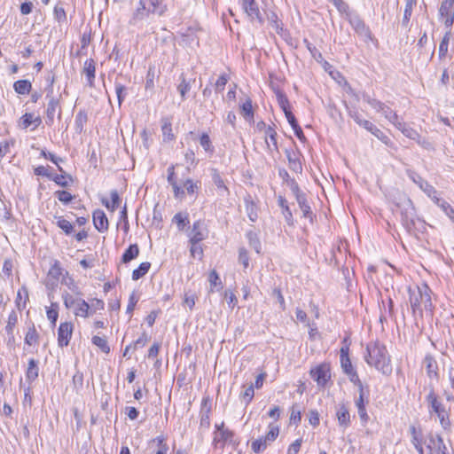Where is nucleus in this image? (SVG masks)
I'll return each instance as SVG.
<instances>
[{
	"instance_id": "nucleus-15",
	"label": "nucleus",
	"mask_w": 454,
	"mask_h": 454,
	"mask_svg": "<svg viewBox=\"0 0 454 454\" xmlns=\"http://www.w3.org/2000/svg\"><path fill=\"white\" fill-rule=\"evenodd\" d=\"M93 223L95 228L99 232H104L108 230V220L105 212L101 209H97L93 212Z\"/></svg>"
},
{
	"instance_id": "nucleus-57",
	"label": "nucleus",
	"mask_w": 454,
	"mask_h": 454,
	"mask_svg": "<svg viewBox=\"0 0 454 454\" xmlns=\"http://www.w3.org/2000/svg\"><path fill=\"white\" fill-rule=\"evenodd\" d=\"M277 98L280 108L283 110L285 114L286 111H291L288 98L282 91L277 92Z\"/></svg>"
},
{
	"instance_id": "nucleus-18",
	"label": "nucleus",
	"mask_w": 454,
	"mask_h": 454,
	"mask_svg": "<svg viewBox=\"0 0 454 454\" xmlns=\"http://www.w3.org/2000/svg\"><path fill=\"white\" fill-rule=\"evenodd\" d=\"M427 376L430 379H438V364L435 359L431 355H427L423 360Z\"/></svg>"
},
{
	"instance_id": "nucleus-35",
	"label": "nucleus",
	"mask_w": 454,
	"mask_h": 454,
	"mask_svg": "<svg viewBox=\"0 0 454 454\" xmlns=\"http://www.w3.org/2000/svg\"><path fill=\"white\" fill-rule=\"evenodd\" d=\"M172 222L176 224L179 231H184L190 223L188 214L179 212L174 215Z\"/></svg>"
},
{
	"instance_id": "nucleus-17",
	"label": "nucleus",
	"mask_w": 454,
	"mask_h": 454,
	"mask_svg": "<svg viewBox=\"0 0 454 454\" xmlns=\"http://www.w3.org/2000/svg\"><path fill=\"white\" fill-rule=\"evenodd\" d=\"M211 406L208 398H203L200 409V422L201 428L207 429L210 427V414Z\"/></svg>"
},
{
	"instance_id": "nucleus-11",
	"label": "nucleus",
	"mask_w": 454,
	"mask_h": 454,
	"mask_svg": "<svg viewBox=\"0 0 454 454\" xmlns=\"http://www.w3.org/2000/svg\"><path fill=\"white\" fill-rule=\"evenodd\" d=\"M74 325L70 322H64L58 329V344L59 347H67L69 344L73 334Z\"/></svg>"
},
{
	"instance_id": "nucleus-60",
	"label": "nucleus",
	"mask_w": 454,
	"mask_h": 454,
	"mask_svg": "<svg viewBox=\"0 0 454 454\" xmlns=\"http://www.w3.org/2000/svg\"><path fill=\"white\" fill-rule=\"evenodd\" d=\"M269 428V432L263 437L267 442H274L279 434V428L278 426L272 424H270Z\"/></svg>"
},
{
	"instance_id": "nucleus-26",
	"label": "nucleus",
	"mask_w": 454,
	"mask_h": 454,
	"mask_svg": "<svg viewBox=\"0 0 454 454\" xmlns=\"http://www.w3.org/2000/svg\"><path fill=\"white\" fill-rule=\"evenodd\" d=\"M340 364L343 372L348 377L349 380H358V374L354 369L349 357L340 359Z\"/></svg>"
},
{
	"instance_id": "nucleus-5",
	"label": "nucleus",
	"mask_w": 454,
	"mask_h": 454,
	"mask_svg": "<svg viewBox=\"0 0 454 454\" xmlns=\"http://www.w3.org/2000/svg\"><path fill=\"white\" fill-rule=\"evenodd\" d=\"M347 20L359 36L364 39L372 38L370 28L365 25L364 20L357 13L354 12L352 13H348Z\"/></svg>"
},
{
	"instance_id": "nucleus-10",
	"label": "nucleus",
	"mask_w": 454,
	"mask_h": 454,
	"mask_svg": "<svg viewBox=\"0 0 454 454\" xmlns=\"http://www.w3.org/2000/svg\"><path fill=\"white\" fill-rule=\"evenodd\" d=\"M208 235V231L205 223L201 220L193 223L192 231L189 234V242L200 243L206 239Z\"/></svg>"
},
{
	"instance_id": "nucleus-51",
	"label": "nucleus",
	"mask_w": 454,
	"mask_h": 454,
	"mask_svg": "<svg viewBox=\"0 0 454 454\" xmlns=\"http://www.w3.org/2000/svg\"><path fill=\"white\" fill-rule=\"evenodd\" d=\"M156 77V71L154 67H149L146 80H145V90H153L154 88V79Z\"/></svg>"
},
{
	"instance_id": "nucleus-41",
	"label": "nucleus",
	"mask_w": 454,
	"mask_h": 454,
	"mask_svg": "<svg viewBox=\"0 0 454 454\" xmlns=\"http://www.w3.org/2000/svg\"><path fill=\"white\" fill-rule=\"evenodd\" d=\"M380 113H381L385 116V118L387 119L393 125H395V127L401 121L397 114L387 105L383 106Z\"/></svg>"
},
{
	"instance_id": "nucleus-36",
	"label": "nucleus",
	"mask_w": 454,
	"mask_h": 454,
	"mask_svg": "<svg viewBox=\"0 0 454 454\" xmlns=\"http://www.w3.org/2000/svg\"><path fill=\"white\" fill-rule=\"evenodd\" d=\"M110 196L112 200L111 203L106 200H103L102 203L106 207L107 209L114 212L119 207L121 199L116 190L111 191Z\"/></svg>"
},
{
	"instance_id": "nucleus-55",
	"label": "nucleus",
	"mask_w": 454,
	"mask_h": 454,
	"mask_svg": "<svg viewBox=\"0 0 454 454\" xmlns=\"http://www.w3.org/2000/svg\"><path fill=\"white\" fill-rule=\"evenodd\" d=\"M301 420V409L298 404H294L291 408L290 422L298 425Z\"/></svg>"
},
{
	"instance_id": "nucleus-23",
	"label": "nucleus",
	"mask_w": 454,
	"mask_h": 454,
	"mask_svg": "<svg viewBox=\"0 0 454 454\" xmlns=\"http://www.w3.org/2000/svg\"><path fill=\"white\" fill-rule=\"evenodd\" d=\"M278 205L282 209V214L284 218L288 225H294V217L293 213L288 206V202L285 197L279 195L278 197Z\"/></svg>"
},
{
	"instance_id": "nucleus-31",
	"label": "nucleus",
	"mask_w": 454,
	"mask_h": 454,
	"mask_svg": "<svg viewBox=\"0 0 454 454\" xmlns=\"http://www.w3.org/2000/svg\"><path fill=\"white\" fill-rule=\"evenodd\" d=\"M13 89L18 94L27 95L31 91L32 84L28 80H19L14 82Z\"/></svg>"
},
{
	"instance_id": "nucleus-43",
	"label": "nucleus",
	"mask_w": 454,
	"mask_h": 454,
	"mask_svg": "<svg viewBox=\"0 0 454 454\" xmlns=\"http://www.w3.org/2000/svg\"><path fill=\"white\" fill-rule=\"evenodd\" d=\"M243 387L244 391L240 393V398L246 405H248L254 398V387L253 384H250L249 386H243Z\"/></svg>"
},
{
	"instance_id": "nucleus-38",
	"label": "nucleus",
	"mask_w": 454,
	"mask_h": 454,
	"mask_svg": "<svg viewBox=\"0 0 454 454\" xmlns=\"http://www.w3.org/2000/svg\"><path fill=\"white\" fill-rule=\"evenodd\" d=\"M59 304L57 302H51L50 307L46 308L47 318L51 323L52 326L56 325V322L59 317Z\"/></svg>"
},
{
	"instance_id": "nucleus-52",
	"label": "nucleus",
	"mask_w": 454,
	"mask_h": 454,
	"mask_svg": "<svg viewBox=\"0 0 454 454\" xmlns=\"http://www.w3.org/2000/svg\"><path fill=\"white\" fill-rule=\"evenodd\" d=\"M91 342L105 353H108L110 351V348L107 344V341L103 337L93 336L91 339Z\"/></svg>"
},
{
	"instance_id": "nucleus-45",
	"label": "nucleus",
	"mask_w": 454,
	"mask_h": 454,
	"mask_svg": "<svg viewBox=\"0 0 454 454\" xmlns=\"http://www.w3.org/2000/svg\"><path fill=\"white\" fill-rule=\"evenodd\" d=\"M247 238L248 239L250 247L257 253H261V242L256 233L254 231H248L247 233Z\"/></svg>"
},
{
	"instance_id": "nucleus-2",
	"label": "nucleus",
	"mask_w": 454,
	"mask_h": 454,
	"mask_svg": "<svg viewBox=\"0 0 454 454\" xmlns=\"http://www.w3.org/2000/svg\"><path fill=\"white\" fill-rule=\"evenodd\" d=\"M409 294L413 313L419 312L421 314L423 310L432 311L431 290L427 285L417 286L415 289L409 288Z\"/></svg>"
},
{
	"instance_id": "nucleus-42",
	"label": "nucleus",
	"mask_w": 454,
	"mask_h": 454,
	"mask_svg": "<svg viewBox=\"0 0 454 454\" xmlns=\"http://www.w3.org/2000/svg\"><path fill=\"white\" fill-rule=\"evenodd\" d=\"M411 435V443L414 447H418L419 444H423V434L420 429H417L415 426H411L409 428Z\"/></svg>"
},
{
	"instance_id": "nucleus-49",
	"label": "nucleus",
	"mask_w": 454,
	"mask_h": 454,
	"mask_svg": "<svg viewBox=\"0 0 454 454\" xmlns=\"http://www.w3.org/2000/svg\"><path fill=\"white\" fill-rule=\"evenodd\" d=\"M208 281L210 283L209 292L213 293L215 287H222V281L216 270H213L210 271L208 276Z\"/></svg>"
},
{
	"instance_id": "nucleus-21",
	"label": "nucleus",
	"mask_w": 454,
	"mask_h": 454,
	"mask_svg": "<svg viewBox=\"0 0 454 454\" xmlns=\"http://www.w3.org/2000/svg\"><path fill=\"white\" fill-rule=\"evenodd\" d=\"M82 74H85L87 84L92 88L94 87V80L96 74V63L92 59H89L84 62Z\"/></svg>"
},
{
	"instance_id": "nucleus-39",
	"label": "nucleus",
	"mask_w": 454,
	"mask_h": 454,
	"mask_svg": "<svg viewBox=\"0 0 454 454\" xmlns=\"http://www.w3.org/2000/svg\"><path fill=\"white\" fill-rule=\"evenodd\" d=\"M39 341V334L34 325H32L28 328L26 336H25V343L27 345L32 346L37 344Z\"/></svg>"
},
{
	"instance_id": "nucleus-37",
	"label": "nucleus",
	"mask_w": 454,
	"mask_h": 454,
	"mask_svg": "<svg viewBox=\"0 0 454 454\" xmlns=\"http://www.w3.org/2000/svg\"><path fill=\"white\" fill-rule=\"evenodd\" d=\"M416 4H417V0H405L404 12H403V20H402L403 26H404V27L408 26L411 17V14H412L413 6H415Z\"/></svg>"
},
{
	"instance_id": "nucleus-46",
	"label": "nucleus",
	"mask_w": 454,
	"mask_h": 454,
	"mask_svg": "<svg viewBox=\"0 0 454 454\" xmlns=\"http://www.w3.org/2000/svg\"><path fill=\"white\" fill-rule=\"evenodd\" d=\"M62 275V268L59 261H55L48 271V278L58 281Z\"/></svg>"
},
{
	"instance_id": "nucleus-47",
	"label": "nucleus",
	"mask_w": 454,
	"mask_h": 454,
	"mask_svg": "<svg viewBox=\"0 0 454 454\" xmlns=\"http://www.w3.org/2000/svg\"><path fill=\"white\" fill-rule=\"evenodd\" d=\"M28 300V291L25 286H22L17 294L16 303L19 308L22 307V309L26 308L27 301Z\"/></svg>"
},
{
	"instance_id": "nucleus-6",
	"label": "nucleus",
	"mask_w": 454,
	"mask_h": 454,
	"mask_svg": "<svg viewBox=\"0 0 454 454\" xmlns=\"http://www.w3.org/2000/svg\"><path fill=\"white\" fill-rule=\"evenodd\" d=\"M309 374L318 387H324L331 379L330 365L328 364H321L311 369Z\"/></svg>"
},
{
	"instance_id": "nucleus-9",
	"label": "nucleus",
	"mask_w": 454,
	"mask_h": 454,
	"mask_svg": "<svg viewBox=\"0 0 454 454\" xmlns=\"http://www.w3.org/2000/svg\"><path fill=\"white\" fill-rule=\"evenodd\" d=\"M47 98H49V102L47 104L46 108V117H45V123L48 126H51L54 123L55 114L58 113V117L60 119L61 117V108L59 106V99L50 96L47 94Z\"/></svg>"
},
{
	"instance_id": "nucleus-25",
	"label": "nucleus",
	"mask_w": 454,
	"mask_h": 454,
	"mask_svg": "<svg viewBox=\"0 0 454 454\" xmlns=\"http://www.w3.org/2000/svg\"><path fill=\"white\" fill-rule=\"evenodd\" d=\"M296 201L299 205V207L301 208V210L302 212V216L304 218L309 219V221L312 222L314 215H313L310 206L307 200L306 194L298 196V199H296Z\"/></svg>"
},
{
	"instance_id": "nucleus-12",
	"label": "nucleus",
	"mask_w": 454,
	"mask_h": 454,
	"mask_svg": "<svg viewBox=\"0 0 454 454\" xmlns=\"http://www.w3.org/2000/svg\"><path fill=\"white\" fill-rule=\"evenodd\" d=\"M409 178L415 183L427 196L436 193V190L428 182L424 180L419 174L414 171L408 170Z\"/></svg>"
},
{
	"instance_id": "nucleus-13",
	"label": "nucleus",
	"mask_w": 454,
	"mask_h": 454,
	"mask_svg": "<svg viewBox=\"0 0 454 454\" xmlns=\"http://www.w3.org/2000/svg\"><path fill=\"white\" fill-rule=\"evenodd\" d=\"M368 403L369 396H358L355 399V405L357 409V414L363 426H365L370 420V417L366 411V406Z\"/></svg>"
},
{
	"instance_id": "nucleus-16",
	"label": "nucleus",
	"mask_w": 454,
	"mask_h": 454,
	"mask_svg": "<svg viewBox=\"0 0 454 454\" xmlns=\"http://www.w3.org/2000/svg\"><path fill=\"white\" fill-rule=\"evenodd\" d=\"M18 324V313L12 310L8 316L7 324L5 325V332L8 335V344L13 343L15 340L14 329Z\"/></svg>"
},
{
	"instance_id": "nucleus-28",
	"label": "nucleus",
	"mask_w": 454,
	"mask_h": 454,
	"mask_svg": "<svg viewBox=\"0 0 454 454\" xmlns=\"http://www.w3.org/2000/svg\"><path fill=\"white\" fill-rule=\"evenodd\" d=\"M150 12H147L146 2L140 0V7H138L133 13L129 21L131 25H137V22L143 20Z\"/></svg>"
},
{
	"instance_id": "nucleus-40",
	"label": "nucleus",
	"mask_w": 454,
	"mask_h": 454,
	"mask_svg": "<svg viewBox=\"0 0 454 454\" xmlns=\"http://www.w3.org/2000/svg\"><path fill=\"white\" fill-rule=\"evenodd\" d=\"M151 263L148 262H145L139 264V266L135 269L132 272V279L137 281L143 278L150 270Z\"/></svg>"
},
{
	"instance_id": "nucleus-53",
	"label": "nucleus",
	"mask_w": 454,
	"mask_h": 454,
	"mask_svg": "<svg viewBox=\"0 0 454 454\" xmlns=\"http://www.w3.org/2000/svg\"><path fill=\"white\" fill-rule=\"evenodd\" d=\"M363 99L368 103L373 109H375L377 112H380L383 106H385L384 103L381 101L371 98L368 94L363 95Z\"/></svg>"
},
{
	"instance_id": "nucleus-22",
	"label": "nucleus",
	"mask_w": 454,
	"mask_h": 454,
	"mask_svg": "<svg viewBox=\"0 0 454 454\" xmlns=\"http://www.w3.org/2000/svg\"><path fill=\"white\" fill-rule=\"evenodd\" d=\"M39 375L38 361L34 358L28 360L27 368L26 371V380L29 383L35 381Z\"/></svg>"
},
{
	"instance_id": "nucleus-24",
	"label": "nucleus",
	"mask_w": 454,
	"mask_h": 454,
	"mask_svg": "<svg viewBox=\"0 0 454 454\" xmlns=\"http://www.w3.org/2000/svg\"><path fill=\"white\" fill-rule=\"evenodd\" d=\"M42 122L41 117H35L33 114L27 113L20 118V126L22 129H27L31 124H35L32 130L35 129Z\"/></svg>"
},
{
	"instance_id": "nucleus-19",
	"label": "nucleus",
	"mask_w": 454,
	"mask_h": 454,
	"mask_svg": "<svg viewBox=\"0 0 454 454\" xmlns=\"http://www.w3.org/2000/svg\"><path fill=\"white\" fill-rule=\"evenodd\" d=\"M234 434L229 429L221 430V432L215 433L213 444L215 448H223L226 442H231Z\"/></svg>"
},
{
	"instance_id": "nucleus-56",
	"label": "nucleus",
	"mask_w": 454,
	"mask_h": 454,
	"mask_svg": "<svg viewBox=\"0 0 454 454\" xmlns=\"http://www.w3.org/2000/svg\"><path fill=\"white\" fill-rule=\"evenodd\" d=\"M62 284L66 285L68 289L73 292L75 294H81V290L76 284V282L71 277H67L62 279Z\"/></svg>"
},
{
	"instance_id": "nucleus-64",
	"label": "nucleus",
	"mask_w": 454,
	"mask_h": 454,
	"mask_svg": "<svg viewBox=\"0 0 454 454\" xmlns=\"http://www.w3.org/2000/svg\"><path fill=\"white\" fill-rule=\"evenodd\" d=\"M199 184L200 182H193L192 179H187L184 183V188L186 190L188 194H193L199 190Z\"/></svg>"
},
{
	"instance_id": "nucleus-7",
	"label": "nucleus",
	"mask_w": 454,
	"mask_h": 454,
	"mask_svg": "<svg viewBox=\"0 0 454 454\" xmlns=\"http://www.w3.org/2000/svg\"><path fill=\"white\" fill-rule=\"evenodd\" d=\"M241 4L242 9L252 22L256 21L260 25L264 23V19L262 18L259 6L254 0H242Z\"/></svg>"
},
{
	"instance_id": "nucleus-27",
	"label": "nucleus",
	"mask_w": 454,
	"mask_h": 454,
	"mask_svg": "<svg viewBox=\"0 0 454 454\" xmlns=\"http://www.w3.org/2000/svg\"><path fill=\"white\" fill-rule=\"evenodd\" d=\"M146 2L147 12L162 15L166 10V6L162 4V0H143Z\"/></svg>"
},
{
	"instance_id": "nucleus-44",
	"label": "nucleus",
	"mask_w": 454,
	"mask_h": 454,
	"mask_svg": "<svg viewBox=\"0 0 454 454\" xmlns=\"http://www.w3.org/2000/svg\"><path fill=\"white\" fill-rule=\"evenodd\" d=\"M56 224L67 235H70L74 231V225L63 216H56Z\"/></svg>"
},
{
	"instance_id": "nucleus-50",
	"label": "nucleus",
	"mask_w": 454,
	"mask_h": 454,
	"mask_svg": "<svg viewBox=\"0 0 454 454\" xmlns=\"http://www.w3.org/2000/svg\"><path fill=\"white\" fill-rule=\"evenodd\" d=\"M87 121H88L87 113L82 110L79 111L75 116L76 130L81 132L83 129V126L87 122Z\"/></svg>"
},
{
	"instance_id": "nucleus-20",
	"label": "nucleus",
	"mask_w": 454,
	"mask_h": 454,
	"mask_svg": "<svg viewBox=\"0 0 454 454\" xmlns=\"http://www.w3.org/2000/svg\"><path fill=\"white\" fill-rule=\"evenodd\" d=\"M265 143L268 150L272 152H278V146L277 143V132L272 126H268L265 129Z\"/></svg>"
},
{
	"instance_id": "nucleus-14",
	"label": "nucleus",
	"mask_w": 454,
	"mask_h": 454,
	"mask_svg": "<svg viewBox=\"0 0 454 454\" xmlns=\"http://www.w3.org/2000/svg\"><path fill=\"white\" fill-rule=\"evenodd\" d=\"M244 205L246 213L249 220L253 223L256 222L259 216V207L257 202L253 199V197L250 194H247L244 197Z\"/></svg>"
},
{
	"instance_id": "nucleus-33",
	"label": "nucleus",
	"mask_w": 454,
	"mask_h": 454,
	"mask_svg": "<svg viewBox=\"0 0 454 454\" xmlns=\"http://www.w3.org/2000/svg\"><path fill=\"white\" fill-rule=\"evenodd\" d=\"M267 20L270 23L271 27L278 35H282L284 31L283 23L278 20V17L275 12H269L267 13Z\"/></svg>"
},
{
	"instance_id": "nucleus-58",
	"label": "nucleus",
	"mask_w": 454,
	"mask_h": 454,
	"mask_svg": "<svg viewBox=\"0 0 454 454\" xmlns=\"http://www.w3.org/2000/svg\"><path fill=\"white\" fill-rule=\"evenodd\" d=\"M200 144L206 152L213 153L214 147L211 143V139L207 133H203L200 137Z\"/></svg>"
},
{
	"instance_id": "nucleus-1",
	"label": "nucleus",
	"mask_w": 454,
	"mask_h": 454,
	"mask_svg": "<svg viewBox=\"0 0 454 454\" xmlns=\"http://www.w3.org/2000/svg\"><path fill=\"white\" fill-rule=\"evenodd\" d=\"M364 360L369 365L374 366L383 374H389L392 372L390 356L386 346L379 341L371 342L367 345Z\"/></svg>"
},
{
	"instance_id": "nucleus-3",
	"label": "nucleus",
	"mask_w": 454,
	"mask_h": 454,
	"mask_svg": "<svg viewBox=\"0 0 454 454\" xmlns=\"http://www.w3.org/2000/svg\"><path fill=\"white\" fill-rule=\"evenodd\" d=\"M426 401L428 403V412L437 416L440 425L444 430L450 429L451 426L450 411H448L443 403L439 400L433 387L427 394Z\"/></svg>"
},
{
	"instance_id": "nucleus-29",
	"label": "nucleus",
	"mask_w": 454,
	"mask_h": 454,
	"mask_svg": "<svg viewBox=\"0 0 454 454\" xmlns=\"http://www.w3.org/2000/svg\"><path fill=\"white\" fill-rule=\"evenodd\" d=\"M90 312V304L83 299H78L77 305L74 310L76 317H88Z\"/></svg>"
},
{
	"instance_id": "nucleus-34",
	"label": "nucleus",
	"mask_w": 454,
	"mask_h": 454,
	"mask_svg": "<svg viewBox=\"0 0 454 454\" xmlns=\"http://www.w3.org/2000/svg\"><path fill=\"white\" fill-rule=\"evenodd\" d=\"M212 179L215 184V185L218 188L220 191V194L223 195V192L229 193V190L227 186L224 184V181L222 178L220 173L217 171V169H212Z\"/></svg>"
},
{
	"instance_id": "nucleus-54",
	"label": "nucleus",
	"mask_w": 454,
	"mask_h": 454,
	"mask_svg": "<svg viewBox=\"0 0 454 454\" xmlns=\"http://www.w3.org/2000/svg\"><path fill=\"white\" fill-rule=\"evenodd\" d=\"M267 443L264 437H261L252 442L251 449L254 453H260L266 449Z\"/></svg>"
},
{
	"instance_id": "nucleus-8",
	"label": "nucleus",
	"mask_w": 454,
	"mask_h": 454,
	"mask_svg": "<svg viewBox=\"0 0 454 454\" xmlns=\"http://www.w3.org/2000/svg\"><path fill=\"white\" fill-rule=\"evenodd\" d=\"M335 416L338 422V426L346 430L351 425V416L348 403L340 402L335 408Z\"/></svg>"
},
{
	"instance_id": "nucleus-61",
	"label": "nucleus",
	"mask_w": 454,
	"mask_h": 454,
	"mask_svg": "<svg viewBox=\"0 0 454 454\" xmlns=\"http://www.w3.org/2000/svg\"><path fill=\"white\" fill-rule=\"evenodd\" d=\"M191 90L190 82H188L185 78L181 76V82L177 86V90L181 95L182 100L185 99L186 93Z\"/></svg>"
},
{
	"instance_id": "nucleus-30",
	"label": "nucleus",
	"mask_w": 454,
	"mask_h": 454,
	"mask_svg": "<svg viewBox=\"0 0 454 454\" xmlns=\"http://www.w3.org/2000/svg\"><path fill=\"white\" fill-rule=\"evenodd\" d=\"M139 254V247L137 244H131L125 250L121 256V262L123 263H128L130 261L136 259Z\"/></svg>"
},
{
	"instance_id": "nucleus-63",
	"label": "nucleus",
	"mask_w": 454,
	"mask_h": 454,
	"mask_svg": "<svg viewBox=\"0 0 454 454\" xmlns=\"http://www.w3.org/2000/svg\"><path fill=\"white\" fill-rule=\"evenodd\" d=\"M331 2L340 13L346 14V18L348 17V13L353 12L349 11L348 4H346L343 0H331Z\"/></svg>"
},
{
	"instance_id": "nucleus-4",
	"label": "nucleus",
	"mask_w": 454,
	"mask_h": 454,
	"mask_svg": "<svg viewBox=\"0 0 454 454\" xmlns=\"http://www.w3.org/2000/svg\"><path fill=\"white\" fill-rule=\"evenodd\" d=\"M350 116L356 121V124L371 132L373 136H375L379 140H380L385 145H390L392 144L391 139L383 131H381L370 121L363 119L361 114H359L357 112L351 114Z\"/></svg>"
},
{
	"instance_id": "nucleus-62",
	"label": "nucleus",
	"mask_w": 454,
	"mask_h": 454,
	"mask_svg": "<svg viewBox=\"0 0 454 454\" xmlns=\"http://www.w3.org/2000/svg\"><path fill=\"white\" fill-rule=\"evenodd\" d=\"M62 300H63L64 305L67 309H71L74 306L77 305L78 299H75L73 295H71L67 292H64L62 294Z\"/></svg>"
},
{
	"instance_id": "nucleus-59",
	"label": "nucleus",
	"mask_w": 454,
	"mask_h": 454,
	"mask_svg": "<svg viewBox=\"0 0 454 454\" xmlns=\"http://www.w3.org/2000/svg\"><path fill=\"white\" fill-rule=\"evenodd\" d=\"M72 180L68 175H51V179L61 187H68L69 182L67 179Z\"/></svg>"
},
{
	"instance_id": "nucleus-48",
	"label": "nucleus",
	"mask_w": 454,
	"mask_h": 454,
	"mask_svg": "<svg viewBox=\"0 0 454 454\" xmlns=\"http://www.w3.org/2000/svg\"><path fill=\"white\" fill-rule=\"evenodd\" d=\"M241 114L247 121H250L254 118L253 106L250 99H247L245 103L242 104Z\"/></svg>"
},
{
	"instance_id": "nucleus-32",
	"label": "nucleus",
	"mask_w": 454,
	"mask_h": 454,
	"mask_svg": "<svg viewBox=\"0 0 454 454\" xmlns=\"http://www.w3.org/2000/svg\"><path fill=\"white\" fill-rule=\"evenodd\" d=\"M395 127L405 137H409L411 139L416 140V139H418L419 137V133L415 129H413L412 128H411L410 126H408L406 123H404L402 121H400Z\"/></svg>"
}]
</instances>
